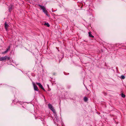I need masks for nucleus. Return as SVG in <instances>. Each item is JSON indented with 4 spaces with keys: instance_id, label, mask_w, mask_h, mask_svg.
<instances>
[{
    "instance_id": "nucleus-4",
    "label": "nucleus",
    "mask_w": 126,
    "mask_h": 126,
    "mask_svg": "<svg viewBox=\"0 0 126 126\" xmlns=\"http://www.w3.org/2000/svg\"><path fill=\"white\" fill-rule=\"evenodd\" d=\"M33 85L34 88V90L36 91H39V89L37 86L34 83H33Z\"/></svg>"
},
{
    "instance_id": "nucleus-12",
    "label": "nucleus",
    "mask_w": 126,
    "mask_h": 126,
    "mask_svg": "<svg viewBox=\"0 0 126 126\" xmlns=\"http://www.w3.org/2000/svg\"><path fill=\"white\" fill-rule=\"evenodd\" d=\"M121 96L123 98H125V95L123 94H121Z\"/></svg>"
},
{
    "instance_id": "nucleus-9",
    "label": "nucleus",
    "mask_w": 126,
    "mask_h": 126,
    "mask_svg": "<svg viewBox=\"0 0 126 126\" xmlns=\"http://www.w3.org/2000/svg\"><path fill=\"white\" fill-rule=\"evenodd\" d=\"M84 100L85 102H86L88 101V99L86 97H84Z\"/></svg>"
},
{
    "instance_id": "nucleus-5",
    "label": "nucleus",
    "mask_w": 126,
    "mask_h": 126,
    "mask_svg": "<svg viewBox=\"0 0 126 126\" xmlns=\"http://www.w3.org/2000/svg\"><path fill=\"white\" fill-rule=\"evenodd\" d=\"M9 26V25L7 24L6 22H5L4 24V27L6 31L8 30V28Z\"/></svg>"
},
{
    "instance_id": "nucleus-10",
    "label": "nucleus",
    "mask_w": 126,
    "mask_h": 126,
    "mask_svg": "<svg viewBox=\"0 0 126 126\" xmlns=\"http://www.w3.org/2000/svg\"><path fill=\"white\" fill-rule=\"evenodd\" d=\"M10 46H8V47H7V48L6 50V51H7V52H8V51L10 50Z\"/></svg>"
},
{
    "instance_id": "nucleus-6",
    "label": "nucleus",
    "mask_w": 126,
    "mask_h": 126,
    "mask_svg": "<svg viewBox=\"0 0 126 126\" xmlns=\"http://www.w3.org/2000/svg\"><path fill=\"white\" fill-rule=\"evenodd\" d=\"M7 58L6 56L1 57V61H3L6 60L7 59Z\"/></svg>"
},
{
    "instance_id": "nucleus-15",
    "label": "nucleus",
    "mask_w": 126,
    "mask_h": 126,
    "mask_svg": "<svg viewBox=\"0 0 126 126\" xmlns=\"http://www.w3.org/2000/svg\"><path fill=\"white\" fill-rule=\"evenodd\" d=\"M7 59L8 60H10V57H8L7 56Z\"/></svg>"
},
{
    "instance_id": "nucleus-13",
    "label": "nucleus",
    "mask_w": 126,
    "mask_h": 126,
    "mask_svg": "<svg viewBox=\"0 0 126 126\" xmlns=\"http://www.w3.org/2000/svg\"><path fill=\"white\" fill-rule=\"evenodd\" d=\"M7 52L6 50L5 51H4V52H2V54H5L6 53H7Z\"/></svg>"
},
{
    "instance_id": "nucleus-8",
    "label": "nucleus",
    "mask_w": 126,
    "mask_h": 126,
    "mask_svg": "<svg viewBox=\"0 0 126 126\" xmlns=\"http://www.w3.org/2000/svg\"><path fill=\"white\" fill-rule=\"evenodd\" d=\"M88 34H89V36L91 37L94 38V36L92 35L91 34V32H89L88 33Z\"/></svg>"
},
{
    "instance_id": "nucleus-3",
    "label": "nucleus",
    "mask_w": 126,
    "mask_h": 126,
    "mask_svg": "<svg viewBox=\"0 0 126 126\" xmlns=\"http://www.w3.org/2000/svg\"><path fill=\"white\" fill-rule=\"evenodd\" d=\"M37 85H38L41 89L45 91V90L41 84L39 83H36Z\"/></svg>"
},
{
    "instance_id": "nucleus-14",
    "label": "nucleus",
    "mask_w": 126,
    "mask_h": 126,
    "mask_svg": "<svg viewBox=\"0 0 126 126\" xmlns=\"http://www.w3.org/2000/svg\"><path fill=\"white\" fill-rule=\"evenodd\" d=\"M125 77L124 76H123V75H122L121 76V78L122 79H125Z\"/></svg>"
},
{
    "instance_id": "nucleus-16",
    "label": "nucleus",
    "mask_w": 126,
    "mask_h": 126,
    "mask_svg": "<svg viewBox=\"0 0 126 126\" xmlns=\"http://www.w3.org/2000/svg\"><path fill=\"white\" fill-rule=\"evenodd\" d=\"M17 102H19V101H17Z\"/></svg>"
},
{
    "instance_id": "nucleus-11",
    "label": "nucleus",
    "mask_w": 126,
    "mask_h": 126,
    "mask_svg": "<svg viewBox=\"0 0 126 126\" xmlns=\"http://www.w3.org/2000/svg\"><path fill=\"white\" fill-rule=\"evenodd\" d=\"M44 25L46 26H47L48 27H49L50 25L48 23H45L44 24Z\"/></svg>"
},
{
    "instance_id": "nucleus-1",
    "label": "nucleus",
    "mask_w": 126,
    "mask_h": 126,
    "mask_svg": "<svg viewBox=\"0 0 126 126\" xmlns=\"http://www.w3.org/2000/svg\"><path fill=\"white\" fill-rule=\"evenodd\" d=\"M38 6L40 7L41 9L43 10V12L46 14V15L48 17L49 16V15L47 14L48 12L46 10V8L44 6H42L40 4H39Z\"/></svg>"
},
{
    "instance_id": "nucleus-7",
    "label": "nucleus",
    "mask_w": 126,
    "mask_h": 126,
    "mask_svg": "<svg viewBox=\"0 0 126 126\" xmlns=\"http://www.w3.org/2000/svg\"><path fill=\"white\" fill-rule=\"evenodd\" d=\"M13 8V5H10L9 7V10L10 12H11Z\"/></svg>"
},
{
    "instance_id": "nucleus-2",
    "label": "nucleus",
    "mask_w": 126,
    "mask_h": 126,
    "mask_svg": "<svg viewBox=\"0 0 126 126\" xmlns=\"http://www.w3.org/2000/svg\"><path fill=\"white\" fill-rule=\"evenodd\" d=\"M48 106L49 108L54 113L55 112V110L54 109L53 106L50 104H48Z\"/></svg>"
}]
</instances>
